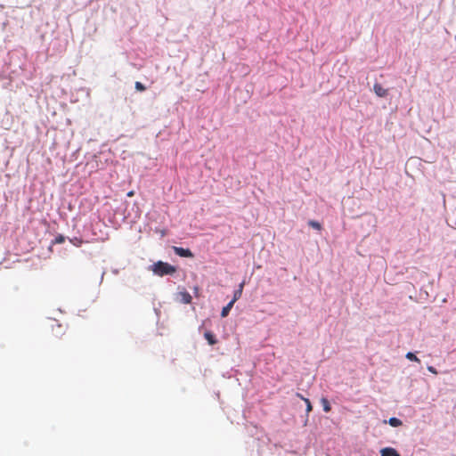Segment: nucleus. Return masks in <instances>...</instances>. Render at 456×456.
Masks as SVG:
<instances>
[{"label": "nucleus", "mask_w": 456, "mask_h": 456, "mask_svg": "<svg viewBox=\"0 0 456 456\" xmlns=\"http://www.w3.org/2000/svg\"><path fill=\"white\" fill-rule=\"evenodd\" d=\"M65 241V237L61 234H59L55 237V239L53 241V244H61Z\"/></svg>", "instance_id": "f8f14e48"}, {"label": "nucleus", "mask_w": 456, "mask_h": 456, "mask_svg": "<svg viewBox=\"0 0 456 456\" xmlns=\"http://www.w3.org/2000/svg\"><path fill=\"white\" fill-rule=\"evenodd\" d=\"M179 299L183 304H190L191 302V296L186 290L178 293Z\"/></svg>", "instance_id": "20e7f679"}, {"label": "nucleus", "mask_w": 456, "mask_h": 456, "mask_svg": "<svg viewBox=\"0 0 456 456\" xmlns=\"http://www.w3.org/2000/svg\"><path fill=\"white\" fill-rule=\"evenodd\" d=\"M323 410L324 411L328 412L330 411V406L327 399H323Z\"/></svg>", "instance_id": "dca6fc26"}, {"label": "nucleus", "mask_w": 456, "mask_h": 456, "mask_svg": "<svg viewBox=\"0 0 456 456\" xmlns=\"http://www.w3.org/2000/svg\"><path fill=\"white\" fill-rule=\"evenodd\" d=\"M388 423L392 426V427H399L402 425V421L401 419H397V418H390L389 420H388Z\"/></svg>", "instance_id": "6e6552de"}, {"label": "nucleus", "mask_w": 456, "mask_h": 456, "mask_svg": "<svg viewBox=\"0 0 456 456\" xmlns=\"http://www.w3.org/2000/svg\"><path fill=\"white\" fill-rule=\"evenodd\" d=\"M153 271L156 274L164 276L175 273L176 269L175 266L169 265L168 263L159 261L154 265Z\"/></svg>", "instance_id": "f257e3e1"}, {"label": "nucleus", "mask_w": 456, "mask_h": 456, "mask_svg": "<svg viewBox=\"0 0 456 456\" xmlns=\"http://www.w3.org/2000/svg\"><path fill=\"white\" fill-rule=\"evenodd\" d=\"M297 397H299V398H300V399H302V400H303V398H305L302 395H300V394H298V393L297 394Z\"/></svg>", "instance_id": "412c9836"}, {"label": "nucleus", "mask_w": 456, "mask_h": 456, "mask_svg": "<svg viewBox=\"0 0 456 456\" xmlns=\"http://www.w3.org/2000/svg\"><path fill=\"white\" fill-rule=\"evenodd\" d=\"M204 337L208 340L209 345H215L217 342L214 334L211 333L210 331L205 332Z\"/></svg>", "instance_id": "0eeeda50"}, {"label": "nucleus", "mask_w": 456, "mask_h": 456, "mask_svg": "<svg viewBox=\"0 0 456 456\" xmlns=\"http://www.w3.org/2000/svg\"><path fill=\"white\" fill-rule=\"evenodd\" d=\"M308 224L313 227L314 229H316L318 231H320L322 229V225L319 222L317 221H314V220H310L308 222Z\"/></svg>", "instance_id": "9d476101"}, {"label": "nucleus", "mask_w": 456, "mask_h": 456, "mask_svg": "<svg viewBox=\"0 0 456 456\" xmlns=\"http://www.w3.org/2000/svg\"><path fill=\"white\" fill-rule=\"evenodd\" d=\"M406 358L410 361L419 362L420 360L411 352L406 354Z\"/></svg>", "instance_id": "9b49d317"}, {"label": "nucleus", "mask_w": 456, "mask_h": 456, "mask_svg": "<svg viewBox=\"0 0 456 456\" xmlns=\"http://www.w3.org/2000/svg\"><path fill=\"white\" fill-rule=\"evenodd\" d=\"M242 293H240V290L236 289L233 293V297L232 299V301H233L234 303L239 300L241 297Z\"/></svg>", "instance_id": "4468645a"}, {"label": "nucleus", "mask_w": 456, "mask_h": 456, "mask_svg": "<svg viewBox=\"0 0 456 456\" xmlns=\"http://www.w3.org/2000/svg\"><path fill=\"white\" fill-rule=\"evenodd\" d=\"M134 87L137 91L143 92L146 90V87L141 82H135Z\"/></svg>", "instance_id": "ddd939ff"}, {"label": "nucleus", "mask_w": 456, "mask_h": 456, "mask_svg": "<svg viewBox=\"0 0 456 456\" xmlns=\"http://www.w3.org/2000/svg\"><path fill=\"white\" fill-rule=\"evenodd\" d=\"M69 241L76 247H80L83 243V240L77 237L69 239Z\"/></svg>", "instance_id": "1a4fd4ad"}, {"label": "nucleus", "mask_w": 456, "mask_h": 456, "mask_svg": "<svg viewBox=\"0 0 456 456\" xmlns=\"http://www.w3.org/2000/svg\"><path fill=\"white\" fill-rule=\"evenodd\" d=\"M428 370L429 372H431V373L435 374V375H436V374H437V370H436V369L435 367H433V366H428Z\"/></svg>", "instance_id": "f3484780"}, {"label": "nucleus", "mask_w": 456, "mask_h": 456, "mask_svg": "<svg viewBox=\"0 0 456 456\" xmlns=\"http://www.w3.org/2000/svg\"><path fill=\"white\" fill-rule=\"evenodd\" d=\"M373 91L379 97H386L387 95V89H385L380 84L376 83L373 86Z\"/></svg>", "instance_id": "7ed1b4c3"}, {"label": "nucleus", "mask_w": 456, "mask_h": 456, "mask_svg": "<svg viewBox=\"0 0 456 456\" xmlns=\"http://www.w3.org/2000/svg\"><path fill=\"white\" fill-rule=\"evenodd\" d=\"M132 196H134V191H129L127 193V197H132Z\"/></svg>", "instance_id": "6ab92c4d"}, {"label": "nucleus", "mask_w": 456, "mask_h": 456, "mask_svg": "<svg viewBox=\"0 0 456 456\" xmlns=\"http://www.w3.org/2000/svg\"><path fill=\"white\" fill-rule=\"evenodd\" d=\"M244 284H245V283H244V281H243V282H241V283L239 285L238 290H240V293H242V291H243Z\"/></svg>", "instance_id": "a211bd4d"}, {"label": "nucleus", "mask_w": 456, "mask_h": 456, "mask_svg": "<svg viewBox=\"0 0 456 456\" xmlns=\"http://www.w3.org/2000/svg\"><path fill=\"white\" fill-rule=\"evenodd\" d=\"M233 305H234V302L231 300L225 306H224L222 309V312H221V316L226 317L229 314Z\"/></svg>", "instance_id": "423d86ee"}, {"label": "nucleus", "mask_w": 456, "mask_h": 456, "mask_svg": "<svg viewBox=\"0 0 456 456\" xmlns=\"http://www.w3.org/2000/svg\"><path fill=\"white\" fill-rule=\"evenodd\" d=\"M303 401L306 404V412H310L312 410H313V407H312V404H311V402L309 399L307 398H303Z\"/></svg>", "instance_id": "2eb2a0df"}, {"label": "nucleus", "mask_w": 456, "mask_h": 456, "mask_svg": "<svg viewBox=\"0 0 456 456\" xmlns=\"http://www.w3.org/2000/svg\"><path fill=\"white\" fill-rule=\"evenodd\" d=\"M198 292H199V288L195 287L194 288V293H195L196 296L198 295Z\"/></svg>", "instance_id": "aec40b11"}, {"label": "nucleus", "mask_w": 456, "mask_h": 456, "mask_svg": "<svg viewBox=\"0 0 456 456\" xmlns=\"http://www.w3.org/2000/svg\"><path fill=\"white\" fill-rule=\"evenodd\" d=\"M381 456H400L397 451L392 447H386L380 450Z\"/></svg>", "instance_id": "39448f33"}, {"label": "nucleus", "mask_w": 456, "mask_h": 456, "mask_svg": "<svg viewBox=\"0 0 456 456\" xmlns=\"http://www.w3.org/2000/svg\"><path fill=\"white\" fill-rule=\"evenodd\" d=\"M175 253L182 257H192L193 254L189 248H183L180 247H173Z\"/></svg>", "instance_id": "f03ea898"}]
</instances>
